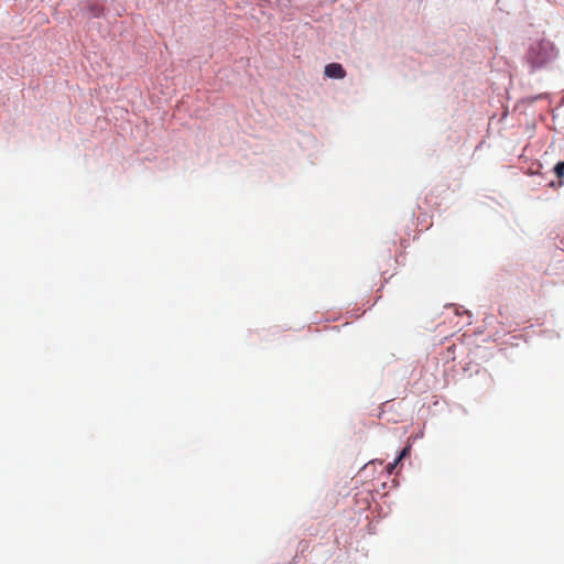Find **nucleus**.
Returning <instances> with one entry per match:
<instances>
[{
  "instance_id": "5",
  "label": "nucleus",
  "mask_w": 564,
  "mask_h": 564,
  "mask_svg": "<svg viewBox=\"0 0 564 564\" xmlns=\"http://www.w3.org/2000/svg\"><path fill=\"white\" fill-rule=\"evenodd\" d=\"M410 454V447L406 446L404 447L401 453L399 454V456L397 457V460L398 462H401L405 456H408Z\"/></svg>"
},
{
  "instance_id": "4",
  "label": "nucleus",
  "mask_w": 564,
  "mask_h": 564,
  "mask_svg": "<svg viewBox=\"0 0 564 564\" xmlns=\"http://www.w3.org/2000/svg\"><path fill=\"white\" fill-rule=\"evenodd\" d=\"M89 11L93 17H99L102 11V8L99 6V3H94L89 6Z\"/></svg>"
},
{
  "instance_id": "1",
  "label": "nucleus",
  "mask_w": 564,
  "mask_h": 564,
  "mask_svg": "<svg viewBox=\"0 0 564 564\" xmlns=\"http://www.w3.org/2000/svg\"><path fill=\"white\" fill-rule=\"evenodd\" d=\"M556 55L557 51L551 41L540 40L530 44L525 59L532 69H539L554 61Z\"/></svg>"
},
{
  "instance_id": "3",
  "label": "nucleus",
  "mask_w": 564,
  "mask_h": 564,
  "mask_svg": "<svg viewBox=\"0 0 564 564\" xmlns=\"http://www.w3.org/2000/svg\"><path fill=\"white\" fill-rule=\"evenodd\" d=\"M554 172H555V174H556V176H557L558 178L564 177V161L558 162V163L554 166Z\"/></svg>"
},
{
  "instance_id": "6",
  "label": "nucleus",
  "mask_w": 564,
  "mask_h": 564,
  "mask_svg": "<svg viewBox=\"0 0 564 564\" xmlns=\"http://www.w3.org/2000/svg\"><path fill=\"white\" fill-rule=\"evenodd\" d=\"M400 462H398L397 459L393 462V463H390L387 465V471L389 474H392L394 468L397 467V465L399 464Z\"/></svg>"
},
{
  "instance_id": "2",
  "label": "nucleus",
  "mask_w": 564,
  "mask_h": 564,
  "mask_svg": "<svg viewBox=\"0 0 564 564\" xmlns=\"http://www.w3.org/2000/svg\"><path fill=\"white\" fill-rule=\"evenodd\" d=\"M325 76L329 78L343 79L346 76V70L339 63H330L325 66Z\"/></svg>"
}]
</instances>
